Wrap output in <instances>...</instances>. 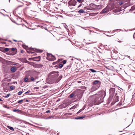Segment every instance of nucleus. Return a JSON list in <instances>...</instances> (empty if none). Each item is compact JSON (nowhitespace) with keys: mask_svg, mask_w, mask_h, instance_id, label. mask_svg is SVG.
Instances as JSON below:
<instances>
[{"mask_svg":"<svg viewBox=\"0 0 135 135\" xmlns=\"http://www.w3.org/2000/svg\"><path fill=\"white\" fill-rule=\"evenodd\" d=\"M58 71H52L49 74L50 80L52 83H57L62 78V75L59 76Z\"/></svg>","mask_w":135,"mask_h":135,"instance_id":"f257e3e1","label":"nucleus"},{"mask_svg":"<svg viewBox=\"0 0 135 135\" xmlns=\"http://www.w3.org/2000/svg\"><path fill=\"white\" fill-rule=\"evenodd\" d=\"M101 93L103 94H99L96 96L94 100L95 104L98 105L103 102V99L106 95V92L104 90L102 91Z\"/></svg>","mask_w":135,"mask_h":135,"instance_id":"f03ea898","label":"nucleus"},{"mask_svg":"<svg viewBox=\"0 0 135 135\" xmlns=\"http://www.w3.org/2000/svg\"><path fill=\"white\" fill-rule=\"evenodd\" d=\"M114 7L113 6L109 5L107 6L105 8L103 9L100 12V13L102 14L108 12L113 9Z\"/></svg>","mask_w":135,"mask_h":135,"instance_id":"7ed1b4c3","label":"nucleus"},{"mask_svg":"<svg viewBox=\"0 0 135 135\" xmlns=\"http://www.w3.org/2000/svg\"><path fill=\"white\" fill-rule=\"evenodd\" d=\"M23 47L26 50L27 52L29 53H34V52L31 51H34V48L32 47L28 48V46L25 45L24 44L22 45Z\"/></svg>","mask_w":135,"mask_h":135,"instance_id":"20e7f679","label":"nucleus"},{"mask_svg":"<svg viewBox=\"0 0 135 135\" xmlns=\"http://www.w3.org/2000/svg\"><path fill=\"white\" fill-rule=\"evenodd\" d=\"M47 59L49 61H54L56 60V58L54 56L51 54L47 53Z\"/></svg>","mask_w":135,"mask_h":135,"instance_id":"39448f33","label":"nucleus"},{"mask_svg":"<svg viewBox=\"0 0 135 135\" xmlns=\"http://www.w3.org/2000/svg\"><path fill=\"white\" fill-rule=\"evenodd\" d=\"M10 49H11V51H9V52L11 54H9V53H6V54L7 55H13L16 54L17 53V49L16 48L13 47L12 48H10Z\"/></svg>","mask_w":135,"mask_h":135,"instance_id":"423d86ee","label":"nucleus"},{"mask_svg":"<svg viewBox=\"0 0 135 135\" xmlns=\"http://www.w3.org/2000/svg\"><path fill=\"white\" fill-rule=\"evenodd\" d=\"M89 8L88 9L90 10H94L97 8V5L94 3H91L89 6Z\"/></svg>","mask_w":135,"mask_h":135,"instance_id":"0eeeda50","label":"nucleus"},{"mask_svg":"<svg viewBox=\"0 0 135 135\" xmlns=\"http://www.w3.org/2000/svg\"><path fill=\"white\" fill-rule=\"evenodd\" d=\"M76 0H70L68 2L69 6H74L76 4Z\"/></svg>","mask_w":135,"mask_h":135,"instance_id":"6e6552de","label":"nucleus"},{"mask_svg":"<svg viewBox=\"0 0 135 135\" xmlns=\"http://www.w3.org/2000/svg\"><path fill=\"white\" fill-rule=\"evenodd\" d=\"M115 91V89L114 88H110L109 89L110 95L111 97H113Z\"/></svg>","mask_w":135,"mask_h":135,"instance_id":"1a4fd4ad","label":"nucleus"},{"mask_svg":"<svg viewBox=\"0 0 135 135\" xmlns=\"http://www.w3.org/2000/svg\"><path fill=\"white\" fill-rule=\"evenodd\" d=\"M38 1L37 0H34V5L36 8H38L40 9H41V8H40V5L39 3V2H37V1Z\"/></svg>","mask_w":135,"mask_h":135,"instance_id":"9d476101","label":"nucleus"},{"mask_svg":"<svg viewBox=\"0 0 135 135\" xmlns=\"http://www.w3.org/2000/svg\"><path fill=\"white\" fill-rule=\"evenodd\" d=\"M119 101V97L117 96L114 97L113 101L111 103L112 105L114 104L115 103Z\"/></svg>","mask_w":135,"mask_h":135,"instance_id":"9b49d317","label":"nucleus"},{"mask_svg":"<svg viewBox=\"0 0 135 135\" xmlns=\"http://www.w3.org/2000/svg\"><path fill=\"white\" fill-rule=\"evenodd\" d=\"M24 81L26 82H31V81H34V78L31 77L30 79H29L27 78H24Z\"/></svg>","mask_w":135,"mask_h":135,"instance_id":"f8f14e48","label":"nucleus"},{"mask_svg":"<svg viewBox=\"0 0 135 135\" xmlns=\"http://www.w3.org/2000/svg\"><path fill=\"white\" fill-rule=\"evenodd\" d=\"M93 85H97L99 86L101 84V83L98 80H95L93 82Z\"/></svg>","mask_w":135,"mask_h":135,"instance_id":"ddd939ff","label":"nucleus"},{"mask_svg":"<svg viewBox=\"0 0 135 135\" xmlns=\"http://www.w3.org/2000/svg\"><path fill=\"white\" fill-rule=\"evenodd\" d=\"M42 51H43L42 50H41L40 49H37L34 48V52H35L37 53H41L42 52ZM36 55L37 54H36V53L35 52H34V56Z\"/></svg>","mask_w":135,"mask_h":135,"instance_id":"4468645a","label":"nucleus"},{"mask_svg":"<svg viewBox=\"0 0 135 135\" xmlns=\"http://www.w3.org/2000/svg\"><path fill=\"white\" fill-rule=\"evenodd\" d=\"M40 59L41 56H40L34 57V61H40Z\"/></svg>","mask_w":135,"mask_h":135,"instance_id":"2eb2a0df","label":"nucleus"},{"mask_svg":"<svg viewBox=\"0 0 135 135\" xmlns=\"http://www.w3.org/2000/svg\"><path fill=\"white\" fill-rule=\"evenodd\" d=\"M43 66V65L42 64H35L34 63V68H42Z\"/></svg>","mask_w":135,"mask_h":135,"instance_id":"dca6fc26","label":"nucleus"},{"mask_svg":"<svg viewBox=\"0 0 135 135\" xmlns=\"http://www.w3.org/2000/svg\"><path fill=\"white\" fill-rule=\"evenodd\" d=\"M19 60L20 61L23 62L27 63L28 62V61H27L26 58H20L19 59Z\"/></svg>","mask_w":135,"mask_h":135,"instance_id":"f3484780","label":"nucleus"},{"mask_svg":"<svg viewBox=\"0 0 135 135\" xmlns=\"http://www.w3.org/2000/svg\"><path fill=\"white\" fill-rule=\"evenodd\" d=\"M17 70V68L15 66H13L10 69L12 73L15 72Z\"/></svg>","mask_w":135,"mask_h":135,"instance_id":"a211bd4d","label":"nucleus"},{"mask_svg":"<svg viewBox=\"0 0 135 135\" xmlns=\"http://www.w3.org/2000/svg\"><path fill=\"white\" fill-rule=\"evenodd\" d=\"M39 78L38 76H34V82H36V83H38V82L40 81V80L38 79L37 81H36V79H38Z\"/></svg>","mask_w":135,"mask_h":135,"instance_id":"6ab92c4d","label":"nucleus"},{"mask_svg":"<svg viewBox=\"0 0 135 135\" xmlns=\"http://www.w3.org/2000/svg\"><path fill=\"white\" fill-rule=\"evenodd\" d=\"M85 117V116H78L76 117L75 118V119H82L84 118Z\"/></svg>","mask_w":135,"mask_h":135,"instance_id":"aec40b11","label":"nucleus"},{"mask_svg":"<svg viewBox=\"0 0 135 135\" xmlns=\"http://www.w3.org/2000/svg\"><path fill=\"white\" fill-rule=\"evenodd\" d=\"M78 12L79 14L81 13H85L86 12L84 11L83 9H81L79 10Z\"/></svg>","mask_w":135,"mask_h":135,"instance_id":"412c9836","label":"nucleus"},{"mask_svg":"<svg viewBox=\"0 0 135 135\" xmlns=\"http://www.w3.org/2000/svg\"><path fill=\"white\" fill-rule=\"evenodd\" d=\"M60 106L62 108H65L67 107V106L66 105V103H64L63 104L60 105Z\"/></svg>","mask_w":135,"mask_h":135,"instance_id":"4be33fe9","label":"nucleus"},{"mask_svg":"<svg viewBox=\"0 0 135 135\" xmlns=\"http://www.w3.org/2000/svg\"><path fill=\"white\" fill-rule=\"evenodd\" d=\"M113 97H111V96H109V97L108 99V102L109 103H110Z\"/></svg>","mask_w":135,"mask_h":135,"instance_id":"5701e85b","label":"nucleus"},{"mask_svg":"<svg viewBox=\"0 0 135 135\" xmlns=\"http://www.w3.org/2000/svg\"><path fill=\"white\" fill-rule=\"evenodd\" d=\"M29 93L28 95H31L33 93L31 92V91L30 90H29L28 91H26L25 93V94H26Z\"/></svg>","mask_w":135,"mask_h":135,"instance_id":"b1692460","label":"nucleus"},{"mask_svg":"<svg viewBox=\"0 0 135 135\" xmlns=\"http://www.w3.org/2000/svg\"><path fill=\"white\" fill-rule=\"evenodd\" d=\"M35 127L39 129L40 130H42L44 129V128L40 127L38 126H37L34 125V127Z\"/></svg>","mask_w":135,"mask_h":135,"instance_id":"393cba45","label":"nucleus"},{"mask_svg":"<svg viewBox=\"0 0 135 135\" xmlns=\"http://www.w3.org/2000/svg\"><path fill=\"white\" fill-rule=\"evenodd\" d=\"M7 128H8L9 129H10V130L12 131H14V129L12 127L9 126H8Z\"/></svg>","mask_w":135,"mask_h":135,"instance_id":"a878e982","label":"nucleus"},{"mask_svg":"<svg viewBox=\"0 0 135 135\" xmlns=\"http://www.w3.org/2000/svg\"><path fill=\"white\" fill-rule=\"evenodd\" d=\"M78 104H76L75 105H74L71 108L69 109L70 110H71L75 108L78 106Z\"/></svg>","mask_w":135,"mask_h":135,"instance_id":"bb28decb","label":"nucleus"},{"mask_svg":"<svg viewBox=\"0 0 135 135\" xmlns=\"http://www.w3.org/2000/svg\"><path fill=\"white\" fill-rule=\"evenodd\" d=\"M5 60L2 57H0V61L2 62V63L5 62Z\"/></svg>","mask_w":135,"mask_h":135,"instance_id":"cd10ccee","label":"nucleus"},{"mask_svg":"<svg viewBox=\"0 0 135 135\" xmlns=\"http://www.w3.org/2000/svg\"><path fill=\"white\" fill-rule=\"evenodd\" d=\"M4 52L5 53L6 52H7L9 51V50L10 49V48H4Z\"/></svg>","mask_w":135,"mask_h":135,"instance_id":"c85d7f7f","label":"nucleus"},{"mask_svg":"<svg viewBox=\"0 0 135 135\" xmlns=\"http://www.w3.org/2000/svg\"><path fill=\"white\" fill-rule=\"evenodd\" d=\"M4 47H0V51L4 52Z\"/></svg>","mask_w":135,"mask_h":135,"instance_id":"c756f323","label":"nucleus"},{"mask_svg":"<svg viewBox=\"0 0 135 135\" xmlns=\"http://www.w3.org/2000/svg\"><path fill=\"white\" fill-rule=\"evenodd\" d=\"M95 102L94 101H93L92 103L89 104V105L90 107H92L93 105H96L97 104H95Z\"/></svg>","mask_w":135,"mask_h":135,"instance_id":"7c9ffc66","label":"nucleus"},{"mask_svg":"<svg viewBox=\"0 0 135 135\" xmlns=\"http://www.w3.org/2000/svg\"><path fill=\"white\" fill-rule=\"evenodd\" d=\"M89 70L92 73H96L97 71L93 69H90Z\"/></svg>","mask_w":135,"mask_h":135,"instance_id":"2f4dec72","label":"nucleus"},{"mask_svg":"<svg viewBox=\"0 0 135 135\" xmlns=\"http://www.w3.org/2000/svg\"><path fill=\"white\" fill-rule=\"evenodd\" d=\"M36 105L34 104V113L35 112V110H39L38 109L39 108H40L39 107H37V108L36 107H35Z\"/></svg>","mask_w":135,"mask_h":135,"instance_id":"473e14b6","label":"nucleus"},{"mask_svg":"<svg viewBox=\"0 0 135 135\" xmlns=\"http://www.w3.org/2000/svg\"><path fill=\"white\" fill-rule=\"evenodd\" d=\"M74 95V93H71L69 96V97L71 98H72L73 97Z\"/></svg>","mask_w":135,"mask_h":135,"instance_id":"72a5a7b5","label":"nucleus"},{"mask_svg":"<svg viewBox=\"0 0 135 135\" xmlns=\"http://www.w3.org/2000/svg\"><path fill=\"white\" fill-rule=\"evenodd\" d=\"M113 11L114 12H119L120 11H119L118 9H115L114 10H113Z\"/></svg>","mask_w":135,"mask_h":135,"instance_id":"f704fd0d","label":"nucleus"},{"mask_svg":"<svg viewBox=\"0 0 135 135\" xmlns=\"http://www.w3.org/2000/svg\"><path fill=\"white\" fill-rule=\"evenodd\" d=\"M135 5H134V6H132L131 7V8L130 9V11H131V10L133 11V10H134L135 9Z\"/></svg>","mask_w":135,"mask_h":135,"instance_id":"c9c22d12","label":"nucleus"},{"mask_svg":"<svg viewBox=\"0 0 135 135\" xmlns=\"http://www.w3.org/2000/svg\"><path fill=\"white\" fill-rule=\"evenodd\" d=\"M65 103L67 106L71 104V103L69 101H68L66 102Z\"/></svg>","mask_w":135,"mask_h":135,"instance_id":"e433bc0d","label":"nucleus"},{"mask_svg":"<svg viewBox=\"0 0 135 135\" xmlns=\"http://www.w3.org/2000/svg\"><path fill=\"white\" fill-rule=\"evenodd\" d=\"M34 75H39L40 74V73H39V72H37L36 71H34Z\"/></svg>","mask_w":135,"mask_h":135,"instance_id":"4c0bfd02","label":"nucleus"},{"mask_svg":"<svg viewBox=\"0 0 135 135\" xmlns=\"http://www.w3.org/2000/svg\"><path fill=\"white\" fill-rule=\"evenodd\" d=\"M59 68H61L63 66V65L62 64H59Z\"/></svg>","mask_w":135,"mask_h":135,"instance_id":"58836bf2","label":"nucleus"},{"mask_svg":"<svg viewBox=\"0 0 135 135\" xmlns=\"http://www.w3.org/2000/svg\"><path fill=\"white\" fill-rule=\"evenodd\" d=\"M25 99H21L20 100L18 101L17 103H20L21 102H22Z\"/></svg>","mask_w":135,"mask_h":135,"instance_id":"ea45409f","label":"nucleus"},{"mask_svg":"<svg viewBox=\"0 0 135 135\" xmlns=\"http://www.w3.org/2000/svg\"><path fill=\"white\" fill-rule=\"evenodd\" d=\"M28 63L30 65H32L34 66V62H29Z\"/></svg>","mask_w":135,"mask_h":135,"instance_id":"a19ab883","label":"nucleus"},{"mask_svg":"<svg viewBox=\"0 0 135 135\" xmlns=\"http://www.w3.org/2000/svg\"><path fill=\"white\" fill-rule=\"evenodd\" d=\"M77 1L80 3H82L83 2H84V0H76Z\"/></svg>","mask_w":135,"mask_h":135,"instance_id":"79ce46f5","label":"nucleus"},{"mask_svg":"<svg viewBox=\"0 0 135 135\" xmlns=\"http://www.w3.org/2000/svg\"><path fill=\"white\" fill-rule=\"evenodd\" d=\"M10 94V93L6 95L4 97L5 98H7L9 97Z\"/></svg>","mask_w":135,"mask_h":135,"instance_id":"37998d69","label":"nucleus"},{"mask_svg":"<svg viewBox=\"0 0 135 135\" xmlns=\"http://www.w3.org/2000/svg\"><path fill=\"white\" fill-rule=\"evenodd\" d=\"M71 67V65L70 64L69 65L67 66V68H66V69H68H68H70Z\"/></svg>","mask_w":135,"mask_h":135,"instance_id":"c03bdc74","label":"nucleus"},{"mask_svg":"<svg viewBox=\"0 0 135 135\" xmlns=\"http://www.w3.org/2000/svg\"><path fill=\"white\" fill-rule=\"evenodd\" d=\"M96 54V53L95 52L93 51V52H92L91 54L93 55V57H94V56Z\"/></svg>","mask_w":135,"mask_h":135,"instance_id":"a18cd8bd","label":"nucleus"},{"mask_svg":"<svg viewBox=\"0 0 135 135\" xmlns=\"http://www.w3.org/2000/svg\"><path fill=\"white\" fill-rule=\"evenodd\" d=\"M66 62V60H63L62 62L63 64H65Z\"/></svg>","mask_w":135,"mask_h":135,"instance_id":"49530a36","label":"nucleus"},{"mask_svg":"<svg viewBox=\"0 0 135 135\" xmlns=\"http://www.w3.org/2000/svg\"><path fill=\"white\" fill-rule=\"evenodd\" d=\"M83 110L81 109H80L79 111L77 113V114H78L81 112Z\"/></svg>","mask_w":135,"mask_h":135,"instance_id":"de8ad7c7","label":"nucleus"},{"mask_svg":"<svg viewBox=\"0 0 135 135\" xmlns=\"http://www.w3.org/2000/svg\"><path fill=\"white\" fill-rule=\"evenodd\" d=\"M122 103L121 102H120L118 104H117V105L118 106V105H119V106H120V105H122Z\"/></svg>","mask_w":135,"mask_h":135,"instance_id":"09e8293b","label":"nucleus"},{"mask_svg":"<svg viewBox=\"0 0 135 135\" xmlns=\"http://www.w3.org/2000/svg\"><path fill=\"white\" fill-rule=\"evenodd\" d=\"M101 6H102L100 5H98V6H97V8H98L99 9H100Z\"/></svg>","mask_w":135,"mask_h":135,"instance_id":"8fccbe9b","label":"nucleus"},{"mask_svg":"<svg viewBox=\"0 0 135 135\" xmlns=\"http://www.w3.org/2000/svg\"><path fill=\"white\" fill-rule=\"evenodd\" d=\"M57 63H58V62L57 61L55 62H53L52 63V64L53 65H55L57 64Z\"/></svg>","mask_w":135,"mask_h":135,"instance_id":"3c124183","label":"nucleus"},{"mask_svg":"<svg viewBox=\"0 0 135 135\" xmlns=\"http://www.w3.org/2000/svg\"><path fill=\"white\" fill-rule=\"evenodd\" d=\"M18 111H19V109H14L13 110V111L14 112H16Z\"/></svg>","mask_w":135,"mask_h":135,"instance_id":"603ef678","label":"nucleus"},{"mask_svg":"<svg viewBox=\"0 0 135 135\" xmlns=\"http://www.w3.org/2000/svg\"><path fill=\"white\" fill-rule=\"evenodd\" d=\"M22 91H19L18 93V95H21V94H22Z\"/></svg>","mask_w":135,"mask_h":135,"instance_id":"864d4df0","label":"nucleus"},{"mask_svg":"<svg viewBox=\"0 0 135 135\" xmlns=\"http://www.w3.org/2000/svg\"><path fill=\"white\" fill-rule=\"evenodd\" d=\"M28 60H34V57L32 58H29L28 59Z\"/></svg>","mask_w":135,"mask_h":135,"instance_id":"5fc2aeb1","label":"nucleus"},{"mask_svg":"<svg viewBox=\"0 0 135 135\" xmlns=\"http://www.w3.org/2000/svg\"><path fill=\"white\" fill-rule=\"evenodd\" d=\"M86 105H85L82 108V109L84 110L86 108Z\"/></svg>","mask_w":135,"mask_h":135,"instance_id":"6e6d98bb","label":"nucleus"},{"mask_svg":"<svg viewBox=\"0 0 135 135\" xmlns=\"http://www.w3.org/2000/svg\"><path fill=\"white\" fill-rule=\"evenodd\" d=\"M10 88L11 90H13L14 89L13 87L12 86H10Z\"/></svg>","mask_w":135,"mask_h":135,"instance_id":"4d7b16f0","label":"nucleus"},{"mask_svg":"<svg viewBox=\"0 0 135 135\" xmlns=\"http://www.w3.org/2000/svg\"><path fill=\"white\" fill-rule=\"evenodd\" d=\"M35 26H37V27H41L42 28H42L43 26H41V25H35Z\"/></svg>","mask_w":135,"mask_h":135,"instance_id":"13d9d810","label":"nucleus"},{"mask_svg":"<svg viewBox=\"0 0 135 135\" xmlns=\"http://www.w3.org/2000/svg\"><path fill=\"white\" fill-rule=\"evenodd\" d=\"M37 103H34V104L36 105L35 107H38V105H37V104H36Z\"/></svg>","mask_w":135,"mask_h":135,"instance_id":"bf43d9fd","label":"nucleus"},{"mask_svg":"<svg viewBox=\"0 0 135 135\" xmlns=\"http://www.w3.org/2000/svg\"><path fill=\"white\" fill-rule=\"evenodd\" d=\"M55 68H59V64H57V65H55Z\"/></svg>","mask_w":135,"mask_h":135,"instance_id":"052dcab7","label":"nucleus"},{"mask_svg":"<svg viewBox=\"0 0 135 135\" xmlns=\"http://www.w3.org/2000/svg\"><path fill=\"white\" fill-rule=\"evenodd\" d=\"M82 6V4H80L79 6L78 7V8H79L80 7Z\"/></svg>","mask_w":135,"mask_h":135,"instance_id":"680f3d73","label":"nucleus"},{"mask_svg":"<svg viewBox=\"0 0 135 135\" xmlns=\"http://www.w3.org/2000/svg\"><path fill=\"white\" fill-rule=\"evenodd\" d=\"M39 87H34V89H38Z\"/></svg>","mask_w":135,"mask_h":135,"instance_id":"e2e57ef3","label":"nucleus"},{"mask_svg":"<svg viewBox=\"0 0 135 135\" xmlns=\"http://www.w3.org/2000/svg\"><path fill=\"white\" fill-rule=\"evenodd\" d=\"M50 112V111L49 110H47L46 111V113H49Z\"/></svg>","mask_w":135,"mask_h":135,"instance_id":"0e129e2a","label":"nucleus"},{"mask_svg":"<svg viewBox=\"0 0 135 135\" xmlns=\"http://www.w3.org/2000/svg\"><path fill=\"white\" fill-rule=\"evenodd\" d=\"M93 51H89L88 52L90 53V54H91L92 53V52H93Z\"/></svg>","mask_w":135,"mask_h":135,"instance_id":"69168bd1","label":"nucleus"},{"mask_svg":"<svg viewBox=\"0 0 135 135\" xmlns=\"http://www.w3.org/2000/svg\"><path fill=\"white\" fill-rule=\"evenodd\" d=\"M131 86V85H129L128 86V89H130Z\"/></svg>","mask_w":135,"mask_h":135,"instance_id":"338daca9","label":"nucleus"},{"mask_svg":"<svg viewBox=\"0 0 135 135\" xmlns=\"http://www.w3.org/2000/svg\"><path fill=\"white\" fill-rule=\"evenodd\" d=\"M123 3L122 2H120L119 3V4L120 5L122 4Z\"/></svg>","mask_w":135,"mask_h":135,"instance_id":"774afa93","label":"nucleus"}]
</instances>
